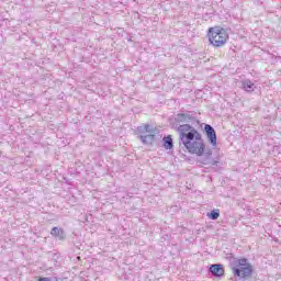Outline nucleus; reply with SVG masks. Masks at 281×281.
Here are the masks:
<instances>
[{
    "label": "nucleus",
    "instance_id": "obj_1",
    "mask_svg": "<svg viewBox=\"0 0 281 281\" xmlns=\"http://www.w3.org/2000/svg\"><path fill=\"white\" fill-rule=\"evenodd\" d=\"M176 124H179V146H183L191 155L202 157L205 153V142L201 137V133L196 131L190 122H196V119L189 113H178L175 116Z\"/></svg>",
    "mask_w": 281,
    "mask_h": 281
},
{
    "label": "nucleus",
    "instance_id": "obj_2",
    "mask_svg": "<svg viewBox=\"0 0 281 281\" xmlns=\"http://www.w3.org/2000/svg\"><path fill=\"white\" fill-rule=\"evenodd\" d=\"M226 260L229 261L234 278H237L239 281L249 280V278H251V273H254V266L249 263V259H238L234 257V254H227Z\"/></svg>",
    "mask_w": 281,
    "mask_h": 281
},
{
    "label": "nucleus",
    "instance_id": "obj_3",
    "mask_svg": "<svg viewBox=\"0 0 281 281\" xmlns=\"http://www.w3.org/2000/svg\"><path fill=\"white\" fill-rule=\"evenodd\" d=\"M207 36L213 47H223V45H225L229 38L227 31L221 26L209 29Z\"/></svg>",
    "mask_w": 281,
    "mask_h": 281
},
{
    "label": "nucleus",
    "instance_id": "obj_4",
    "mask_svg": "<svg viewBox=\"0 0 281 281\" xmlns=\"http://www.w3.org/2000/svg\"><path fill=\"white\" fill-rule=\"evenodd\" d=\"M138 139L145 146H148L155 142L156 131L149 124H145L137 127Z\"/></svg>",
    "mask_w": 281,
    "mask_h": 281
},
{
    "label": "nucleus",
    "instance_id": "obj_5",
    "mask_svg": "<svg viewBox=\"0 0 281 281\" xmlns=\"http://www.w3.org/2000/svg\"><path fill=\"white\" fill-rule=\"evenodd\" d=\"M204 133H205L211 146H216L217 137H216V131L214 130V127L210 124H205Z\"/></svg>",
    "mask_w": 281,
    "mask_h": 281
},
{
    "label": "nucleus",
    "instance_id": "obj_6",
    "mask_svg": "<svg viewBox=\"0 0 281 281\" xmlns=\"http://www.w3.org/2000/svg\"><path fill=\"white\" fill-rule=\"evenodd\" d=\"M209 271L214 278H223V276H225V268H223V265L221 263L211 265Z\"/></svg>",
    "mask_w": 281,
    "mask_h": 281
},
{
    "label": "nucleus",
    "instance_id": "obj_7",
    "mask_svg": "<svg viewBox=\"0 0 281 281\" xmlns=\"http://www.w3.org/2000/svg\"><path fill=\"white\" fill-rule=\"evenodd\" d=\"M200 164H203V166H216L218 161L214 160L212 158V150H206L205 156L201 158Z\"/></svg>",
    "mask_w": 281,
    "mask_h": 281
},
{
    "label": "nucleus",
    "instance_id": "obj_8",
    "mask_svg": "<svg viewBox=\"0 0 281 281\" xmlns=\"http://www.w3.org/2000/svg\"><path fill=\"white\" fill-rule=\"evenodd\" d=\"M50 235L54 236V238H58V240H65L67 236L63 228H58L56 226L52 228Z\"/></svg>",
    "mask_w": 281,
    "mask_h": 281
},
{
    "label": "nucleus",
    "instance_id": "obj_9",
    "mask_svg": "<svg viewBox=\"0 0 281 281\" xmlns=\"http://www.w3.org/2000/svg\"><path fill=\"white\" fill-rule=\"evenodd\" d=\"M241 88L244 89V91H247V93H251L256 90V85L251 82V80L245 79L244 81H241Z\"/></svg>",
    "mask_w": 281,
    "mask_h": 281
},
{
    "label": "nucleus",
    "instance_id": "obj_10",
    "mask_svg": "<svg viewBox=\"0 0 281 281\" xmlns=\"http://www.w3.org/2000/svg\"><path fill=\"white\" fill-rule=\"evenodd\" d=\"M164 148L166 150H172L175 148V143L172 142V136L168 135L162 138Z\"/></svg>",
    "mask_w": 281,
    "mask_h": 281
},
{
    "label": "nucleus",
    "instance_id": "obj_11",
    "mask_svg": "<svg viewBox=\"0 0 281 281\" xmlns=\"http://www.w3.org/2000/svg\"><path fill=\"white\" fill-rule=\"evenodd\" d=\"M209 218L211 221H218V216H221V211L220 210H213L211 213H207Z\"/></svg>",
    "mask_w": 281,
    "mask_h": 281
},
{
    "label": "nucleus",
    "instance_id": "obj_12",
    "mask_svg": "<svg viewBox=\"0 0 281 281\" xmlns=\"http://www.w3.org/2000/svg\"><path fill=\"white\" fill-rule=\"evenodd\" d=\"M38 281H50L49 278H40Z\"/></svg>",
    "mask_w": 281,
    "mask_h": 281
}]
</instances>
